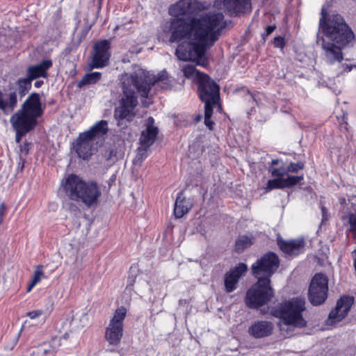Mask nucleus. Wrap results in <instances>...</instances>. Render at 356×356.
<instances>
[{"label": "nucleus", "mask_w": 356, "mask_h": 356, "mask_svg": "<svg viewBox=\"0 0 356 356\" xmlns=\"http://www.w3.org/2000/svg\"><path fill=\"white\" fill-rule=\"evenodd\" d=\"M268 172L273 177H284L288 176L286 163L282 159H273L268 167Z\"/></svg>", "instance_id": "b1692460"}, {"label": "nucleus", "mask_w": 356, "mask_h": 356, "mask_svg": "<svg viewBox=\"0 0 356 356\" xmlns=\"http://www.w3.org/2000/svg\"><path fill=\"white\" fill-rule=\"evenodd\" d=\"M87 320H88L87 314H84L83 315V316H82V319H81V321H87Z\"/></svg>", "instance_id": "8fccbe9b"}, {"label": "nucleus", "mask_w": 356, "mask_h": 356, "mask_svg": "<svg viewBox=\"0 0 356 356\" xmlns=\"http://www.w3.org/2000/svg\"><path fill=\"white\" fill-rule=\"evenodd\" d=\"M195 83L198 97L204 103V107L215 106L220 100V86L207 74H201Z\"/></svg>", "instance_id": "423d86ee"}, {"label": "nucleus", "mask_w": 356, "mask_h": 356, "mask_svg": "<svg viewBox=\"0 0 356 356\" xmlns=\"http://www.w3.org/2000/svg\"><path fill=\"white\" fill-rule=\"evenodd\" d=\"M22 111L36 120L42 113L40 97L36 93L31 94L23 104Z\"/></svg>", "instance_id": "412c9836"}, {"label": "nucleus", "mask_w": 356, "mask_h": 356, "mask_svg": "<svg viewBox=\"0 0 356 356\" xmlns=\"http://www.w3.org/2000/svg\"><path fill=\"white\" fill-rule=\"evenodd\" d=\"M328 281V277L322 273H317L312 277L308 289V299L312 305H321L327 300Z\"/></svg>", "instance_id": "1a4fd4ad"}, {"label": "nucleus", "mask_w": 356, "mask_h": 356, "mask_svg": "<svg viewBox=\"0 0 356 356\" xmlns=\"http://www.w3.org/2000/svg\"><path fill=\"white\" fill-rule=\"evenodd\" d=\"M102 76V74L98 72H90V84L97 82Z\"/></svg>", "instance_id": "58836bf2"}, {"label": "nucleus", "mask_w": 356, "mask_h": 356, "mask_svg": "<svg viewBox=\"0 0 356 356\" xmlns=\"http://www.w3.org/2000/svg\"><path fill=\"white\" fill-rule=\"evenodd\" d=\"M10 122L14 129H27L29 131L34 128L37 121L24 111L19 110L11 117Z\"/></svg>", "instance_id": "aec40b11"}, {"label": "nucleus", "mask_w": 356, "mask_h": 356, "mask_svg": "<svg viewBox=\"0 0 356 356\" xmlns=\"http://www.w3.org/2000/svg\"><path fill=\"white\" fill-rule=\"evenodd\" d=\"M184 75L187 79L196 78V80L199 79L201 74H205L196 69L193 65H186L182 68Z\"/></svg>", "instance_id": "c85d7f7f"}, {"label": "nucleus", "mask_w": 356, "mask_h": 356, "mask_svg": "<svg viewBox=\"0 0 356 356\" xmlns=\"http://www.w3.org/2000/svg\"><path fill=\"white\" fill-rule=\"evenodd\" d=\"M110 48L111 44L107 40H100L95 44L94 54L90 61V70L102 68L109 64Z\"/></svg>", "instance_id": "ddd939ff"}, {"label": "nucleus", "mask_w": 356, "mask_h": 356, "mask_svg": "<svg viewBox=\"0 0 356 356\" xmlns=\"http://www.w3.org/2000/svg\"><path fill=\"white\" fill-rule=\"evenodd\" d=\"M274 325L268 321H257L248 330V334L254 339L268 337L273 334Z\"/></svg>", "instance_id": "a211bd4d"}, {"label": "nucleus", "mask_w": 356, "mask_h": 356, "mask_svg": "<svg viewBox=\"0 0 356 356\" xmlns=\"http://www.w3.org/2000/svg\"><path fill=\"white\" fill-rule=\"evenodd\" d=\"M72 149L82 160L89 158V131L80 133L72 144Z\"/></svg>", "instance_id": "6ab92c4d"}, {"label": "nucleus", "mask_w": 356, "mask_h": 356, "mask_svg": "<svg viewBox=\"0 0 356 356\" xmlns=\"http://www.w3.org/2000/svg\"><path fill=\"white\" fill-rule=\"evenodd\" d=\"M158 83H161L163 90L172 89V80L165 70L156 75H152L148 72H134L122 82L123 97L114 111L118 126H122L124 120L131 122L136 116L135 108L138 105L136 92L141 98H147L152 88Z\"/></svg>", "instance_id": "f03ea898"}, {"label": "nucleus", "mask_w": 356, "mask_h": 356, "mask_svg": "<svg viewBox=\"0 0 356 356\" xmlns=\"http://www.w3.org/2000/svg\"><path fill=\"white\" fill-rule=\"evenodd\" d=\"M353 1L356 2V0H353Z\"/></svg>", "instance_id": "864d4df0"}, {"label": "nucleus", "mask_w": 356, "mask_h": 356, "mask_svg": "<svg viewBox=\"0 0 356 356\" xmlns=\"http://www.w3.org/2000/svg\"><path fill=\"white\" fill-rule=\"evenodd\" d=\"M6 210V206L4 205L3 203H1L0 204V223H1L3 221V216L5 214Z\"/></svg>", "instance_id": "c03bdc74"}, {"label": "nucleus", "mask_w": 356, "mask_h": 356, "mask_svg": "<svg viewBox=\"0 0 356 356\" xmlns=\"http://www.w3.org/2000/svg\"><path fill=\"white\" fill-rule=\"evenodd\" d=\"M42 314V312L41 310H35L27 313V316L31 319L38 318Z\"/></svg>", "instance_id": "79ce46f5"}, {"label": "nucleus", "mask_w": 356, "mask_h": 356, "mask_svg": "<svg viewBox=\"0 0 356 356\" xmlns=\"http://www.w3.org/2000/svg\"><path fill=\"white\" fill-rule=\"evenodd\" d=\"M305 309V298L296 297L272 307L270 310V314L281 320L286 325L303 328L307 324L302 315V312Z\"/></svg>", "instance_id": "20e7f679"}, {"label": "nucleus", "mask_w": 356, "mask_h": 356, "mask_svg": "<svg viewBox=\"0 0 356 356\" xmlns=\"http://www.w3.org/2000/svg\"><path fill=\"white\" fill-rule=\"evenodd\" d=\"M276 242L277 247L287 259H293L305 251V241L303 238L285 240L278 236Z\"/></svg>", "instance_id": "f8f14e48"}, {"label": "nucleus", "mask_w": 356, "mask_h": 356, "mask_svg": "<svg viewBox=\"0 0 356 356\" xmlns=\"http://www.w3.org/2000/svg\"><path fill=\"white\" fill-rule=\"evenodd\" d=\"M16 131L15 140L17 143H19L23 136H24L29 131L27 129H15Z\"/></svg>", "instance_id": "ea45409f"}, {"label": "nucleus", "mask_w": 356, "mask_h": 356, "mask_svg": "<svg viewBox=\"0 0 356 356\" xmlns=\"http://www.w3.org/2000/svg\"><path fill=\"white\" fill-rule=\"evenodd\" d=\"M340 127L348 131V115L343 114L342 116V122L340 123Z\"/></svg>", "instance_id": "a19ab883"}, {"label": "nucleus", "mask_w": 356, "mask_h": 356, "mask_svg": "<svg viewBox=\"0 0 356 356\" xmlns=\"http://www.w3.org/2000/svg\"><path fill=\"white\" fill-rule=\"evenodd\" d=\"M43 84L42 81H37L35 82V86L36 88H40Z\"/></svg>", "instance_id": "de8ad7c7"}, {"label": "nucleus", "mask_w": 356, "mask_h": 356, "mask_svg": "<svg viewBox=\"0 0 356 356\" xmlns=\"http://www.w3.org/2000/svg\"><path fill=\"white\" fill-rule=\"evenodd\" d=\"M1 95H2V92L0 91V99H1ZM2 104V102L1 100H0V104Z\"/></svg>", "instance_id": "3c124183"}, {"label": "nucleus", "mask_w": 356, "mask_h": 356, "mask_svg": "<svg viewBox=\"0 0 356 356\" xmlns=\"http://www.w3.org/2000/svg\"><path fill=\"white\" fill-rule=\"evenodd\" d=\"M149 147H145L141 145L137 148V154L136 159L138 161L143 162L148 156V149Z\"/></svg>", "instance_id": "72a5a7b5"}, {"label": "nucleus", "mask_w": 356, "mask_h": 356, "mask_svg": "<svg viewBox=\"0 0 356 356\" xmlns=\"http://www.w3.org/2000/svg\"><path fill=\"white\" fill-rule=\"evenodd\" d=\"M2 104H0V108L6 113H11L17 106V95L15 92H11L8 95H1Z\"/></svg>", "instance_id": "a878e982"}, {"label": "nucleus", "mask_w": 356, "mask_h": 356, "mask_svg": "<svg viewBox=\"0 0 356 356\" xmlns=\"http://www.w3.org/2000/svg\"><path fill=\"white\" fill-rule=\"evenodd\" d=\"M159 132V128L154 125V119L149 117L147 120V127L142 131L139 138L140 145L150 147L155 143Z\"/></svg>", "instance_id": "f3484780"}, {"label": "nucleus", "mask_w": 356, "mask_h": 356, "mask_svg": "<svg viewBox=\"0 0 356 356\" xmlns=\"http://www.w3.org/2000/svg\"><path fill=\"white\" fill-rule=\"evenodd\" d=\"M108 131V122L102 120L90 127V140L96 136H102Z\"/></svg>", "instance_id": "bb28decb"}, {"label": "nucleus", "mask_w": 356, "mask_h": 356, "mask_svg": "<svg viewBox=\"0 0 356 356\" xmlns=\"http://www.w3.org/2000/svg\"><path fill=\"white\" fill-rule=\"evenodd\" d=\"M186 9L181 3H176L169 8L173 17L169 26L171 43H179L175 55L182 61H193L207 67L209 65L207 51L218 40L226 26L221 12L209 11L199 17H183Z\"/></svg>", "instance_id": "f257e3e1"}, {"label": "nucleus", "mask_w": 356, "mask_h": 356, "mask_svg": "<svg viewBox=\"0 0 356 356\" xmlns=\"http://www.w3.org/2000/svg\"><path fill=\"white\" fill-rule=\"evenodd\" d=\"M276 25H269L266 27L265 31L264 33H261V36L264 41L266 40V38L268 35H270L275 29H276Z\"/></svg>", "instance_id": "e433bc0d"}, {"label": "nucleus", "mask_w": 356, "mask_h": 356, "mask_svg": "<svg viewBox=\"0 0 356 356\" xmlns=\"http://www.w3.org/2000/svg\"><path fill=\"white\" fill-rule=\"evenodd\" d=\"M213 108L214 106H211L204 107V124L211 131L213 129V126L215 125V122L211 120L213 113Z\"/></svg>", "instance_id": "7c9ffc66"}, {"label": "nucleus", "mask_w": 356, "mask_h": 356, "mask_svg": "<svg viewBox=\"0 0 356 356\" xmlns=\"http://www.w3.org/2000/svg\"><path fill=\"white\" fill-rule=\"evenodd\" d=\"M188 8L193 11H202L206 8L204 3L197 0L192 1L188 4Z\"/></svg>", "instance_id": "f704fd0d"}, {"label": "nucleus", "mask_w": 356, "mask_h": 356, "mask_svg": "<svg viewBox=\"0 0 356 356\" xmlns=\"http://www.w3.org/2000/svg\"><path fill=\"white\" fill-rule=\"evenodd\" d=\"M304 179V175H288L286 177H275L269 179L266 184L265 190L266 192L273 189H283L285 188H292L299 184Z\"/></svg>", "instance_id": "dca6fc26"}, {"label": "nucleus", "mask_w": 356, "mask_h": 356, "mask_svg": "<svg viewBox=\"0 0 356 356\" xmlns=\"http://www.w3.org/2000/svg\"><path fill=\"white\" fill-rule=\"evenodd\" d=\"M305 162L299 161L298 162L291 161L286 163L287 172L289 173L297 174L300 170L305 168Z\"/></svg>", "instance_id": "2f4dec72"}, {"label": "nucleus", "mask_w": 356, "mask_h": 356, "mask_svg": "<svg viewBox=\"0 0 356 356\" xmlns=\"http://www.w3.org/2000/svg\"><path fill=\"white\" fill-rule=\"evenodd\" d=\"M89 83V73H86L83 79L76 82V87L79 88H82L83 86Z\"/></svg>", "instance_id": "4c0bfd02"}, {"label": "nucleus", "mask_w": 356, "mask_h": 356, "mask_svg": "<svg viewBox=\"0 0 356 356\" xmlns=\"http://www.w3.org/2000/svg\"><path fill=\"white\" fill-rule=\"evenodd\" d=\"M213 6L226 10L231 15H238L251 8V0H215Z\"/></svg>", "instance_id": "4468645a"}, {"label": "nucleus", "mask_w": 356, "mask_h": 356, "mask_svg": "<svg viewBox=\"0 0 356 356\" xmlns=\"http://www.w3.org/2000/svg\"><path fill=\"white\" fill-rule=\"evenodd\" d=\"M67 334H64V335L63 336V337L65 339H67Z\"/></svg>", "instance_id": "603ef678"}, {"label": "nucleus", "mask_w": 356, "mask_h": 356, "mask_svg": "<svg viewBox=\"0 0 356 356\" xmlns=\"http://www.w3.org/2000/svg\"><path fill=\"white\" fill-rule=\"evenodd\" d=\"M275 296L268 277H258L257 282L247 291L245 303L248 308L259 309L266 305Z\"/></svg>", "instance_id": "39448f33"}, {"label": "nucleus", "mask_w": 356, "mask_h": 356, "mask_svg": "<svg viewBox=\"0 0 356 356\" xmlns=\"http://www.w3.org/2000/svg\"><path fill=\"white\" fill-rule=\"evenodd\" d=\"M101 194V188L98 184L95 181H90V208L99 204L98 199Z\"/></svg>", "instance_id": "cd10ccee"}, {"label": "nucleus", "mask_w": 356, "mask_h": 356, "mask_svg": "<svg viewBox=\"0 0 356 356\" xmlns=\"http://www.w3.org/2000/svg\"><path fill=\"white\" fill-rule=\"evenodd\" d=\"M280 264V261L277 254L268 252L252 265V273L254 277L264 274V277L270 279L279 268Z\"/></svg>", "instance_id": "9d476101"}, {"label": "nucleus", "mask_w": 356, "mask_h": 356, "mask_svg": "<svg viewBox=\"0 0 356 356\" xmlns=\"http://www.w3.org/2000/svg\"><path fill=\"white\" fill-rule=\"evenodd\" d=\"M69 197L89 207V189L87 184L79 177L72 174L62 182Z\"/></svg>", "instance_id": "0eeeda50"}, {"label": "nucleus", "mask_w": 356, "mask_h": 356, "mask_svg": "<svg viewBox=\"0 0 356 356\" xmlns=\"http://www.w3.org/2000/svg\"><path fill=\"white\" fill-rule=\"evenodd\" d=\"M247 270V265L240 262L225 274L224 286L226 293H229L236 289L240 278L245 275Z\"/></svg>", "instance_id": "2eb2a0df"}, {"label": "nucleus", "mask_w": 356, "mask_h": 356, "mask_svg": "<svg viewBox=\"0 0 356 356\" xmlns=\"http://www.w3.org/2000/svg\"><path fill=\"white\" fill-rule=\"evenodd\" d=\"M354 302L355 298L353 296H341L337 301L335 307L330 311L328 315L327 324L332 325L341 321L347 316Z\"/></svg>", "instance_id": "9b49d317"}, {"label": "nucleus", "mask_w": 356, "mask_h": 356, "mask_svg": "<svg viewBox=\"0 0 356 356\" xmlns=\"http://www.w3.org/2000/svg\"><path fill=\"white\" fill-rule=\"evenodd\" d=\"M254 242V238L252 235H240L235 242L234 251L238 254L242 253L245 249L250 248Z\"/></svg>", "instance_id": "393cba45"}, {"label": "nucleus", "mask_w": 356, "mask_h": 356, "mask_svg": "<svg viewBox=\"0 0 356 356\" xmlns=\"http://www.w3.org/2000/svg\"><path fill=\"white\" fill-rule=\"evenodd\" d=\"M274 47L279 48L282 50L286 46V40L282 36H276L273 40Z\"/></svg>", "instance_id": "c9c22d12"}, {"label": "nucleus", "mask_w": 356, "mask_h": 356, "mask_svg": "<svg viewBox=\"0 0 356 356\" xmlns=\"http://www.w3.org/2000/svg\"><path fill=\"white\" fill-rule=\"evenodd\" d=\"M51 60H44L41 63L31 65L27 68V76L33 80L40 77H47V70L51 67Z\"/></svg>", "instance_id": "4be33fe9"}, {"label": "nucleus", "mask_w": 356, "mask_h": 356, "mask_svg": "<svg viewBox=\"0 0 356 356\" xmlns=\"http://www.w3.org/2000/svg\"><path fill=\"white\" fill-rule=\"evenodd\" d=\"M193 207L192 202L187 200L183 193H178L174 207V215L176 218H181L188 213Z\"/></svg>", "instance_id": "5701e85b"}, {"label": "nucleus", "mask_w": 356, "mask_h": 356, "mask_svg": "<svg viewBox=\"0 0 356 356\" xmlns=\"http://www.w3.org/2000/svg\"><path fill=\"white\" fill-rule=\"evenodd\" d=\"M43 277H44V275L42 268L41 266H38L33 275L31 282L27 288V291L30 292L34 286L40 282Z\"/></svg>", "instance_id": "c756f323"}, {"label": "nucleus", "mask_w": 356, "mask_h": 356, "mask_svg": "<svg viewBox=\"0 0 356 356\" xmlns=\"http://www.w3.org/2000/svg\"><path fill=\"white\" fill-rule=\"evenodd\" d=\"M321 213H322V222L326 221L328 219V211L327 209L324 207H321Z\"/></svg>", "instance_id": "37998d69"}, {"label": "nucleus", "mask_w": 356, "mask_h": 356, "mask_svg": "<svg viewBox=\"0 0 356 356\" xmlns=\"http://www.w3.org/2000/svg\"><path fill=\"white\" fill-rule=\"evenodd\" d=\"M124 306L118 307L105 330V339L110 345L116 346L123 337V323L127 316Z\"/></svg>", "instance_id": "6e6552de"}, {"label": "nucleus", "mask_w": 356, "mask_h": 356, "mask_svg": "<svg viewBox=\"0 0 356 356\" xmlns=\"http://www.w3.org/2000/svg\"><path fill=\"white\" fill-rule=\"evenodd\" d=\"M31 81L28 76L18 81L19 92L22 95H24L31 88Z\"/></svg>", "instance_id": "473e14b6"}, {"label": "nucleus", "mask_w": 356, "mask_h": 356, "mask_svg": "<svg viewBox=\"0 0 356 356\" xmlns=\"http://www.w3.org/2000/svg\"><path fill=\"white\" fill-rule=\"evenodd\" d=\"M353 266H354V268H355V270L356 271V249L354 250V251L353 252Z\"/></svg>", "instance_id": "49530a36"}, {"label": "nucleus", "mask_w": 356, "mask_h": 356, "mask_svg": "<svg viewBox=\"0 0 356 356\" xmlns=\"http://www.w3.org/2000/svg\"><path fill=\"white\" fill-rule=\"evenodd\" d=\"M319 30L327 39L321 38V46L327 62L330 65L341 63L343 59L342 49L355 40L352 29L341 15H328L323 9L319 19Z\"/></svg>", "instance_id": "7ed1b4c3"}, {"label": "nucleus", "mask_w": 356, "mask_h": 356, "mask_svg": "<svg viewBox=\"0 0 356 356\" xmlns=\"http://www.w3.org/2000/svg\"><path fill=\"white\" fill-rule=\"evenodd\" d=\"M115 179H116V176L115 175H113L111 178L109 179V181H108V191H109L110 188H111V186L112 184V183L113 181H115Z\"/></svg>", "instance_id": "a18cd8bd"}, {"label": "nucleus", "mask_w": 356, "mask_h": 356, "mask_svg": "<svg viewBox=\"0 0 356 356\" xmlns=\"http://www.w3.org/2000/svg\"><path fill=\"white\" fill-rule=\"evenodd\" d=\"M353 69V66L352 65H346L345 68H344V71H346V72H350Z\"/></svg>", "instance_id": "09e8293b"}]
</instances>
